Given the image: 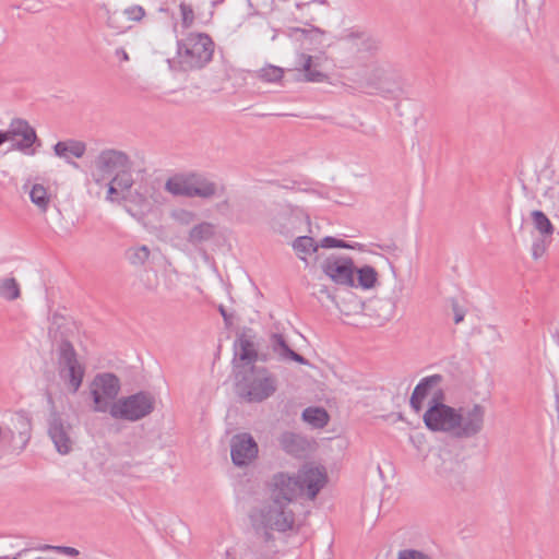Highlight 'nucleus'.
Instances as JSON below:
<instances>
[{
    "label": "nucleus",
    "mask_w": 559,
    "mask_h": 559,
    "mask_svg": "<svg viewBox=\"0 0 559 559\" xmlns=\"http://www.w3.org/2000/svg\"><path fill=\"white\" fill-rule=\"evenodd\" d=\"M444 393L441 389L433 392L423 419L431 431L447 432L457 439L473 438L484 428L485 408L474 404L463 412L443 403Z\"/></svg>",
    "instance_id": "nucleus-1"
},
{
    "label": "nucleus",
    "mask_w": 559,
    "mask_h": 559,
    "mask_svg": "<svg viewBox=\"0 0 559 559\" xmlns=\"http://www.w3.org/2000/svg\"><path fill=\"white\" fill-rule=\"evenodd\" d=\"M215 44L205 33H190L177 41V59L181 70L204 68L213 58Z\"/></svg>",
    "instance_id": "nucleus-2"
},
{
    "label": "nucleus",
    "mask_w": 559,
    "mask_h": 559,
    "mask_svg": "<svg viewBox=\"0 0 559 559\" xmlns=\"http://www.w3.org/2000/svg\"><path fill=\"white\" fill-rule=\"evenodd\" d=\"M348 80L353 82L355 88L369 95L389 96L399 92L392 72L379 63L356 71Z\"/></svg>",
    "instance_id": "nucleus-3"
},
{
    "label": "nucleus",
    "mask_w": 559,
    "mask_h": 559,
    "mask_svg": "<svg viewBox=\"0 0 559 559\" xmlns=\"http://www.w3.org/2000/svg\"><path fill=\"white\" fill-rule=\"evenodd\" d=\"M240 395L248 402L260 403L277 390V379L265 367L251 366L238 383Z\"/></svg>",
    "instance_id": "nucleus-4"
},
{
    "label": "nucleus",
    "mask_w": 559,
    "mask_h": 559,
    "mask_svg": "<svg viewBox=\"0 0 559 559\" xmlns=\"http://www.w3.org/2000/svg\"><path fill=\"white\" fill-rule=\"evenodd\" d=\"M154 407V396L150 392L141 391L112 402L109 414L115 419L138 421L148 416Z\"/></svg>",
    "instance_id": "nucleus-5"
},
{
    "label": "nucleus",
    "mask_w": 559,
    "mask_h": 559,
    "mask_svg": "<svg viewBox=\"0 0 559 559\" xmlns=\"http://www.w3.org/2000/svg\"><path fill=\"white\" fill-rule=\"evenodd\" d=\"M58 372L70 392L76 393L83 383L85 367L79 361L73 345L67 340L58 348Z\"/></svg>",
    "instance_id": "nucleus-6"
},
{
    "label": "nucleus",
    "mask_w": 559,
    "mask_h": 559,
    "mask_svg": "<svg viewBox=\"0 0 559 559\" xmlns=\"http://www.w3.org/2000/svg\"><path fill=\"white\" fill-rule=\"evenodd\" d=\"M120 392V380L111 372L97 373L91 384L90 393L93 400V411L96 413L109 412L111 402Z\"/></svg>",
    "instance_id": "nucleus-7"
},
{
    "label": "nucleus",
    "mask_w": 559,
    "mask_h": 559,
    "mask_svg": "<svg viewBox=\"0 0 559 559\" xmlns=\"http://www.w3.org/2000/svg\"><path fill=\"white\" fill-rule=\"evenodd\" d=\"M270 225L274 231L292 237L302 225H310V217L301 209L278 204L271 210Z\"/></svg>",
    "instance_id": "nucleus-8"
},
{
    "label": "nucleus",
    "mask_w": 559,
    "mask_h": 559,
    "mask_svg": "<svg viewBox=\"0 0 559 559\" xmlns=\"http://www.w3.org/2000/svg\"><path fill=\"white\" fill-rule=\"evenodd\" d=\"M130 156L120 150L106 148L99 152L94 160L92 179L97 186H104L108 179L124 167H129Z\"/></svg>",
    "instance_id": "nucleus-9"
},
{
    "label": "nucleus",
    "mask_w": 559,
    "mask_h": 559,
    "mask_svg": "<svg viewBox=\"0 0 559 559\" xmlns=\"http://www.w3.org/2000/svg\"><path fill=\"white\" fill-rule=\"evenodd\" d=\"M289 504L272 500L260 510V522L263 530H274L281 533L290 531L295 525V513L288 508Z\"/></svg>",
    "instance_id": "nucleus-10"
},
{
    "label": "nucleus",
    "mask_w": 559,
    "mask_h": 559,
    "mask_svg": "<svg viewBox=\"0 0 559 559\" xmlns=\"http://www.w3.org/2000/svg\"><path fill=\"white\" fill-rule=\"evenodd\" d=\"M260 342L257 333L250 329L245 328L239 332L234 342L235 357L247 366H255L257 361L266 362L269 360V353L259 350Z\"/></svg>",
    "instance_id": "nucleus-11"
},
{
    "label": "nucleus",
    "mask_w": 559,
    "mask_h": 559,
    "mask_svg": "<svg viewBox=\"0 0 559 559\" xmlns=\"http://www.w3.org/2000/svg\"><path fill=\"white\" fill-rule=\"evenodd\" d=\"M3 436L8 437L11 452L15 454L22 453L27 447L32 436V423L29 416L21 411L14 413L8 427L3 431Z\"/></svg>",
    "instance_id": "nucleus-12"
},
{
    "label": "nucleus",
    "mask_w": 559,
    "mask_h": 559,
    "mask_svg": "<svg viewBox=\"0 0 559 559\" xmlns=\"http://www.w3.org/2000/svg\"><path fill=\"white\" fill-rule=\"evenodd\" d=\"M323 273L329 276L335 284L354 287L355 265L349 257L332 255L322 263Z\"/></svg>",
    "instance_id": "nucleus-13"
},
{
    "label": "nucleus",
    "mask_w": 559,
    "mask_h": 559,
    "mask_svg": "<svg viewBox=\"0 0 559 559\" xmlns=\"http://www.w3.org/2000/svg\"><path fill=\"white\" fill-rule=\"evenodd\" d=\"M272 500H280L283 503H292L300 495V485L296 475L276 473L270 483Z\"/></svg>",
    "instance_id": "nucleus-14"
},
{
    "label": "nucleus",
    "mask_w": 559,
    "mask_h": 559,
    "mask_svg": "<svg viewBox=\"0 0 559 559\" xmlns=\"http://www.w3.org/2000/svg\"><path fill=\"white\" fill-rule=\"evenodd\" d=\"M259 447L248 432L235 435L230 440V456L236 466H246L257 459Z\"/></svg>",
    "instance_id": "nucleus-15"
},
{
    "label": "nucleus",
    "mask_w": 559,
    "mask_h": 559,
    "mask_svg": "<svg viewBox=\"0 0 559 559\" xmlns=\"http://www.w3.org/2000/svg\"><path fill=\"white\" fill-rule=\"evenodd\" d=\"M11 141H15L13 148L27 155L35 153L33 145L37 141L35 129L24 119L15 118L9 124Z\"/></svg>",
    "instance_id": "nucleus-16"
},
{
    "label": "nucleus",
    "mask_w": 559,
    "mask_h": 559,
    "mask_svg": "<svg viewBox=\"0 0 559 559\" xmlns=\"http://www.w3.org/2000/svg\"><path fill=\"white\" fill-rule=\"evenodd\" d=\"M71 425L58 413H52L48 423V435L60 454H68L73 447Z\"/></svg>",
    "instance_id": "nucleus-17"
},
{
    "label": "nucleus",
    "mask_w": 559,
    "mask_h": 559,
    "mask_svg": "<svg viewBox=\"0 0 559 559\" xmlns=\"http://www.w3.org/2000/svg\"><path fill=\"white\" fill-rule=\"evenodd\" d=\"M278 549L275 544V538L270 531L257 530L255 536L249 547V555L251 559H276Z\"/></svg>",
    "instance_id": "nucleus-18"
},
{
    "label": "nucleus",
    "mask_w": 559,
    "mask_h": 559,
    "mask_svg": "<svg viewBox=\"0 0 559 559\" xmlns=\"http://www.w3.org/2000/svg\"><path fill=\"white\" fill-rule=\"evenodd\" d=\"M465 472V464L451 455L441 457V462L437 466L438 475L452 487L463 485Z\"/></svg>",
    "instance_id": "nucleus-19"
},
{
    "label": "nucleus",
    "mask_w": 559,
    "mask_h": 559,
    "mask_svg": "<svg viewBox=\"0 0 559 559\" xmlns=\"http://www.w3.org/2000/svg\"><path fill=\"white\" fill-rule=\"evenodd\" d=\"M300 485V493L307 489L309 499H314L325 484V474L318 467H309L299 471L296 475Z\"/></svg>",
    "instance_id": "nucleus-20"
},
{
    "label": "nucleus",
    "mask_w": 559,
    "mask_h": 559,
    "mask_svg": "<svg viewBox=\"0 0 559 559\" xmlns=\"http://www.w3.org/2000/svg\"><path fill=\"white\" fill-rule=\"evenodd\" d=\"M442 381L441 374H432L423 378L419 383L415 386L413 394L409 400L411 407L419 413L423 409L424 401L428 397V395L436 392V389Z\"/></svg>",
    "instance_id": "nucleus-21"
},
{
    "label": "nucleus",
    "mask_w": 559,
    "mask_h": 559,
    "mask_svg": "<svg viewBox=\"0 0 559 559\" xmlns=\"http://www.w3.org/2000/svg\"><path fill=\"white\" fill-rule=\"evenodd\" d=\"M191 179L193 189L192 198L209 200L225 192V188L223 186H218L216 182L210 180L200 173L191 171Z\"/></svg>",
    "instance_id": "nucleus-22"
},
{
    "label": "nucleus",
    "mask_w": 559,
    "mask_h": 559,
    "mask_svg": "<svg viewBox=\"0 0 559 559\" xmlns=\"http://www.w3.org/2000/svg\"><path fill=\"white\" fill-rule=\"evenodd\" d=\"M281 449L289 455L301 456L309 449L308 440L299 433L284 431L278 437Z\"/></svg>",
    "instance_id": "nucleus-23"
},
{
    "label": "nucleus",
    "mask_w": 559,
    "mask_h": 559,
    "mask_svg": "<svg viewBox=\"0 0 559 559\" xmlns=\"http://www.w3.org/2000/svg\"><path fill=\"white\" fill-rule=\"evenodd\" d=\"M164 189L174 197L192 198L191 171L173 175L166 180Z\"/></svg>",
    "instance_id": "nucleus-24"
},
{
    "label": "nucleus",
    "mask_w": 559,
    "mask_h": 559,
    "mask_svg": "<svg viewBox=\"0 0 559 559\" xmlns=\"http://www.w3.org/2000/svg\"><path fill=\"white\" fill-rule=\"evenodd\" d=\"M270 345L274 354L280 360H293L300 365H308V360L300 354L294 352L287 344L285 337L280 333H272L270 336Z\"/></svg>",
    "instance_id": "nucleus-25"
},
{
    "label": "nucleus",
    "mask_w": 559,
    "mask_h": 559,
    "mask_svg": "<svg viewBox=\"0 0 559 559\" xmlns=\"http://www.w3.org/2000/svg\"><path fill=\"white\" fill-rule=\"evenodd\" d=\"M346 43L350 48H356L358 52L374 53L380 48V41L367 33L352 32L346 37Z\"/></svg>",
    "instance_id": "nucleus-26"
},
{
    "label": "nucleus",
    "mask_w": 559,
    "mask_h": 559,
    "mask_svg": "<svg viewBox=\"0 0 559 559\" xmlns=\"http://www.w3.org/2000/svg\"><path fill=\"white\" fill-rule=\"evenodd\" d=\"M297 68L304 72V78L308 82H324L328 76L322 71L318 70V63L314 62L313 57L307 53H299L296 59Z\"/></svg>",
    "instance_id": "nucleus-27"
},
{
    "label": "nucleus",
    "mask_w": 559,
    "mask_h": 559,
    "mask_svg": "<svg viewBox=\"0 0 559 559\" xmlns=\"http://www.w3.org/2000/svg\"><path fill=\"white\" fill-rule=\"evenodd\" d=\"M55 154L62 158H70L71 156L81 158L86 151V145L82 141H60L53 146Z\"/></svg>",
    "instance_id": "nucleus-28"
},
{
    "label": "nucleus",
    "mask_w": 559,
    "mask_h": 559,
    "mask_svg": "<svg viewBox=\"0 0 559 559\" xmlns=\"http://www.w3.org/2000/svg\"><path fill=\"white\" fill-rule=\"evenodd\" d=\"M214 234L215 225L209 222H202L191 228L188 235V241L195 246L210 240Z\"/></svg>",
    "instance_id": "nucleus-29"
},
{
    "label": "nucleus",
    "mask_w": 559,
    "mask_h": 559,
    "mask_svg": "<svg viewBox=\"0 0 559 559\" xmlns=\"http://www.w3.org/2000/svg\"><path fill=\"white\" fill-rule=\"evenodd\" d=\"M304 421L312 428H323L328 425L330 416L323 407H307L301 414Z\"/></svg>",
    "instance_id": "nucleus-30"
},
{
    "label": "nucleus",
    "mask_w": 559,
    "mask_h": 559,
    "mask_svg": "<svg viewBox=\"0 0 559 559\" xmlns=\"http://www.w3.org/2000/svg\"><path fill=\"white\" fill-rule=\"evenodd\" d=\"M297 33H300V39L302 45L308 49H320L323 47L324 32L313 27L310 29L297 28Z\"/></svg>",
    "instance_id": "nucleus-31"
},
{
    "label": "nucleus",
    "mask_w": 559,
    "mask_h": 559,
    "mask_svg": "<svg viewBox=\"0 0 559 559\" xmlns=\"http://www.w3.org/2000/svg\"><path fill=\"white\" fill-rule=\"evenodd\" d=\"M355 274H357V282L354 287L370 289L374 287L378 281V272L370 265H364L361 267L355 269Z\"/></svg>",
    "instance_id": "nucleus-32"
},
{
    "label": "nucleus",
    "mask_w": 559,
    "mask_h": 559,
    "mask_svg": "<svg viewBox=\"0 0 559 559\" xmlns=\"http://www.w3.org/2000/svg\"><path fill=\"white\" fill-rule=\"evenodd\" d=\"M297 255L306 261V255L317 252L319 245L310 236H299L293 242Z\"/></svg>",
    "instance_id": "nucleus-33"
},
{
    "label": "nucleus",
    "mask_w": 559,
    "mask_h": 559,
    "mask_svg": "<svg viewBox=\"0 0 559 559\" xmlns=\"http://www.w3.org/2000/svg\"><path fill=\"white\" fill-rule=\"evenodd\" d=\"M29 199L38 207V210L45 213L48 210L50 198L47 193V189L39 183H35L29 189Z\"/></svg>",
    "instance_id": "nucleus-34"
},
{
    "label": "nucleus",
    "mask_w": 559,
    "mask_h": 559,
    "mask_svg": "<svg viewBox=\"0 0 559 559\" xmlns=\"http://www.w3.org/2000/svg\"><path fill=\"white\" fill-rule=\"evenodd\" d=\"M150 254L151 251L148 247L142 245L128 249L126 251V259L129 261L130 264L134 266H142L147 262Z\"/></svg>",
    "instance_id": "nucleus-35"
},
{
    "label": "nucleus",
    "mask_w": 559,
    "mask_h": 559,
    "mask_svg": "<svg viewBox=\"0 0 559 559\" xmlns=\"http://www.w3.org/2000/svg\"><path fill=\"white\" fill-rule=\"evenodd\" d=\"M132 165L133 164L131 160L129 167H124L111 177V180L119 187L121 192H129L134 183L132 176Z\"/></svg>",
    "instance_id": "nucleus-36"
},
{
    "label": "nucleus",
    "mask_w": 559,
    "mask_h": 559,
    "mask_svg": "<svg viewBox=\"0 0 559 559\" xmlns=\"http://www.w3.org/2000/svg\"><path fill=\"white\" fill-rule=\"evenodd\" d=\"M107 12V19H106V25L115 31L117 34L124 33L128 31L131 26L127 24L124 21V14L122 12L114 11L110 12L108 9H106Z\"/></svg>",
    "instance_id": "nucleus-37"
},
{
    "label": "nucleus",
    "mask_w": 559,
    "mask_h": 559,
    "mask_svg": "<svg viewBox=\"0 0 559 559\" xmlns=\"http://www.w3.org/2000/svg\"><path fill=\"white\" fill-rule=\"evenodd\" d=\"M533 225L536 230H538L542 235L551 236L554 233V225L550 219L546 216V214L539 210H535L532 212Z\"/></svg>",
    "instance_id": "nucleus-38"
},
{
    "label": "nucleus",
    "mask_w": 559,
    "mask_h": 559,
    "mask_svg": "<svg viewBox=\"0 0 559 559\" xmlns=\"http://www.w3.org/2000/svg\"><path fill=\"white\" fill-rule=\"evenodd\" d=\"M0 297L7 300H15L20 297V286L15 278L0 280Z\"/></svg>",
    "instance_id": "nucleus-39"
},
{
    "label": "nucleus",
    "mask_w": 559,
    "mask_h": 559,
    "mask_svg": "<svg viewBox=\"0 0 559 559\" xmlns=\"http://www.w3.org/2000/svg\"><path fill=\"white\" fill-rule=\"evenodd\" d=\"M284 71L280 67L266 66L258 71V78L267 83H275L282 80Z\"/></svg>",
    "instance_id": "nucleus-40"
},
{
    "label": "nucleus",
    "mask_w": 559,
    "mask_h": 559,
    "mask_svg": "<svg viewBox=\"0 0 559 559\" xmlns=\"http://www.w3.org/2000/svg\"><path fill=\"white\" fill-rule=\"evenodd\" d=\"M179 10H180V15H181V25L185 28L192 26V24L194 22L193 8L186 2H181L179 4Z\"/></svg>",
    "instance_id": "nucleus-41"
},
{
    "label": "nucleus",
    "mask_w": 559,
    "mask_h": 559,
    "mask_svg": "<svg viewBox=\"0 0 559 559\" xmlns=\"http://www.w3.org/2000/svg\"><path fill=\"white\" fill-rule=\"evenodd\" d=\"M123 14L129 21L140 22L144 17L145 11L141 5H131L123 10Z\"/></svg>",
    "instance_id": "nucleus-42"
},
{
    "label": "nucleus",
    "mask_w": 559,
    "mask_h": 559,
    "mask_svg": "<svg viewBox=\"0 0 559 559\" xmlns=\"http://www.w3.org/2000/svg\"><path fill=\"white\" fill-rule=\"evenodd\" d=\"M397 559H431L424 552L415 549H404L399 551Z\"/></svg>",
    "instance_id": "nucleus-43"
},
{
    "label": "nucleus",
    "mask_w": 559,
    "mask_h": 559,
    "mask_svg": "<svg viewBox=\"0 0 559 559\" xmlns=\"http://www.w3.org/2000/svg\"><path fill=\"white\" fill-rule=\"evenodd\" d=\"M103 187H107V194H106L107 201L114 202L115 200H117V195H118L120 189L116 183H114L111 178L108 179Z\"/></svg>",
    "instance_id": "nucleus-44"
},
{
    "label": "nucleus",
    "mask_w": 559,
    "mask_h": 559,
    "mask_svg": "<svg viewBox=\"0 0 559 559\" xmlns=\"http://www.w3.org/2000/svg\"><path fill=\"white\" fill-rule=\"evenodd\" d=\"M546 251V246L544 240L534 241L532 246V254L534 259H539Z\"/></svg>",
    "instance_id": "nucleus-45"
},
{
    "label": "nucleus",
    "mask_w": 559,
    "mask_h": 559,
    "mask_svg": "<svg viewBox=\"0 0 559 559\" xmlns=\"http://www.w3.org/2000/svg\"><path fill=\"white\" fill-rule=\"evenodd\" d=\"M452 310L454 312V323L459 324L464 320L465 311L459 306L456 300H452Z\"/></svg>",
    "instance_id": "nucleus-46"
},
{
    "label": "nucleus",
    "mask_w": 559,
    "mask_h": 559,
    "mask_svg": "<svg viewBox=\"0 0 559 559\" xmlns=\"http://www.w3.org/2000/svg\"><path fill=\"white\" fill-rule=\"evenodd\" d=\"M335 245H336V238L326 236L321 240L319 246L322 248H335Z\"/></svg>",
    "instance_id": "nucleus-47"
},
{
    "label": "nucleus",
    "mask_w": 559,
    "mask_h": 559,
    "mask_svg": "<svg viewBox=\"0 0 559 559\" xmlns=\"http://www.w3.org/2000/svg\"><path fill=\"white\" fill-rule=\"evenodd\" d=\"M56 549L62 554H66L68 556H78L79 555V550L73 548V547H68V546H59V547H56Z\"/></svg>",
    "instance_id": "nucleus-48"
},
{
    "label": "nucleus",
    "mask_w": 559,
    "mask_h": 559,
    "mask_svg": "<svg viewBox=\"0 0 559 559\" xmlns=\"http://www.w3.org/2000/svg\"><path fill=\"white\" fill-rule=\"evenodd\" d=\"M218 311H219V313L222 314V317H223V319H224L225 323H226L227 325H230V324H231V320H233L231 314H229V313L226 311V309L224 308V306H222V305L218 307Z\"/></svg>",
    "instance_id": "nucleus-49"
},
{
    "label": "nucleus",
    "mask_w": 559,
    "mask_h": 559,
    "mask_svg": "<svg viewBox=\"0 0 559 559\" xmlns=\"http://www.w3.org/2000/svg\"><path fill=\"white\" fill-rule=\"evenodd\" d=\"M195 215L194 213L190 211H181L180 213V219L185 223H190L194 219Z\"/></svg>",
    "instance_id": "nucleus-50"
},
{
    "label": "nucleus",
    "mask_w": 559,
    "mask_h": 559,
    "mask_svg": "<svg viewBox=\"0 0 559 559\" xmlns=\"http://www.w3.org/2000/svg\"><path fill=\"white\" fill-rule=\"evenodd\" d=\"M335 248L354 249L355 246L350 245V243H348V242H346L344 240L336 239Z\"/></svg>",
    "instance_id": "nucleus-51"
},
{
    "label": "nucleus",
    "mask_w": 559,
    "mask_h": 559,
    "mask_svg": "<svg viewBox=\"0 0 559 559\" xmlns=\"http://www.w3.org/2000/svg\"><path fill=\"white\" fill-rule=\"evenodd\" d=\"M7 141H11L9 131H0V145L3 144Z\"/></svg>",
    "instance_id": "nucleus-52"
},
{
    "label": "nucleus",
    "mask_w": 559,
    "mask_h": 559,
    "mask_svg": "<svg viewBox=\"0 0 559 559\" xmlns=\"http://www.w3.org/2000/svg\"><path fill=\"white\" fill-rule=\"evenodd\" d=\"M552 338L554 341L556 342V344L559 346V329H557L554 334H552Z\"/></svg>",
    "instance_id": "nucleus-53"
},
{
    "label": "nucleus",
    "mask_w": 559,
    "mask_h": 559,
    "mask_svg": "<svg viewBox=\"0 0 559 559\" xmlns=\"http://www.w3.org/2000/svg\"><path fill=\"white\" fill-rule=\"evenodd\" d=\"M308 3H297L296 7L297 9H301L302 7H306Z\"/></svg>",
    "instance_id": "nucleus-54"
},
{
    "label": "nucleus",
    "mask_w": 559,
    "mask_h": 559,
    "mask_svg": "<svg viewBox=\"0 0 559 559\" xmlns=\"http://www.w3.org/2000/svg\"><path fill=\"white\" fill-rule=\"evenodd\" d=\"M122 53H123L122 55L123 60H128L129 59L128 53L124 50H122Z\"/></svg>",
    "instance_id": "nucleus-55"
},
{
    "label": "nucleus",
    "mask_w": 559,
    "mask_h": 559,
    "mask_svg": "<svg viewBox=\"0 0 559 559\" xmlns=\"http://www.w3.org/2000/svg\"><path fill=\"white\" fill-rule=\"evenodd\" d=\"M320 292L325 293V294H328L329 297H331L326 288H322Z\"/></svg>",
    "instance_id": "nucleus-56"
},
{
    "label": "nucleus",
    "mask_w": 559,
    "mask_h": 559,
    "mask_svg": "<svg viewBox=\"0 0 559 559\" xmlns=\"http://www.w3.org/2000/svg\"><path fill=\"white\" fill-rule=\"evenodd\" d=\"M317 2H318V3H321V4L325 3V1H324V0H320V1H317Z\"/></svg>",
    "instance_id": "nucleus-57"
}]
</instances>
